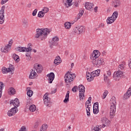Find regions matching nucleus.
<instances>
[{"instance_id":"c756f323","label":"nucleus","mask_w":131,"mask_h":131,"mask_svg":"<svg viewBox=\"0 0 131 131\" xmlns=\"http://www.w3.org/2000/svg\"><path fill=\"white\" fill-rule=\"evenodd\" d=\"M83 13H84V10H81V12H80L78 14V17L75 18V22H76V21H77L78 19H80V17H81V16L83 15Z\"/></svg>"},{"instance_id":"4d7b16f0","label":"nucleus","mask_w":131,"mask_h":131,"mask_svg":"<svg viewBox=\"0 0 131 131\" xmlns=\"http://www.w3.org/2000/svg\"><path fill=\"white\" fill-rule=\"evenodd\" d=\"M99 27H102V28H104V27H105V24H104V23H101L99 25Z\"/></svg>"},{"instance_id":"f257e3e1","label":"nucleus","mask_w":131,"mask_h":131,"mask_svg":"<svg viewBox=\"0 0 131 131\" xmlns=\"http://www.w3.org/2000/svg\"><path fill=\"white\" fill-rule=\"evenodd\" d=\"M51 32V31L48 28L46 29H37L36 34L35 35L36 38L41 37V40H45L49 34Z\"/></svg>"},{"instance_id":"f03ea898","label":"nucleus","mask_w":131,"mask_h":131,"mask_svg":"<svg viewBox=\"0 0 131 131\" xmlns=\"http://www.w3.org/2000/svg\"><path fill=\"white\" fill-rule=\"evenodd\" d=\"M111 103L110 117V118H113L114 114H115V111H116V98L115 96H113L111 99Z\"/></svg>"},{"instance_id":"f704fd0d","label":"nucleus","mask_w":131,"mask_h":131,"mask_svg":"<svg viewBox=\"0 0 131 131\" xmlns=\"http://www.w3.org/2000/svg\"><path fill=\"white\" fill-rule=\"evenodd\" d=\"M3 88H4V83H3V82H0V98H2Z\"/></svg>"},{"instance_id":"bf43d9fd","label":"nucleus","mask_w":131,"mask_h":131,"mask_svg":"<svg viewBox=\"0 0 131 131\" xmlns=\"http://www.w3.org/2000/svg\"><path fill=\"white\" fill-rule=\"evenodd\" d=\"M85 104L86 106H88V104H91V101L87 100Z\"/></svg>"},{"instance_id":"cd10ccee","label":"nucleus","mask_w":131,"mask_h":131,"mask_svg":"<svg viewBox=\"0 0 131 131\" xmlns=\"http://www.w3.org/2000/svg\"><path fill=\"white\" fill-rule=\"evenodd\" d=\"M78 29H79V34H80L84 32V31H85V28L82 26H79Z\"/></svg>"},{"instance_id":"9b49d317","label":"nucleus","mask_w":131,"mask_h":131,"mask_svg":"<svg viewBox=\"0 0 131 131\" xmlns=\"http://www.w3.org/2000/svg\"><path fill=\"white\" fill-rule=\"evenodd\" d=\"M43 98L45 105L50 107L51 106V98H48V96H46V95L43 96Z\"/></svg>"},{"instance_id":"1a4fd4ad","label":"nucleus","mask_w":131,"mask_h":131,"mask_svg":"<svg viewBox=\"0 0 131 131\" xmlns=\"http://www.w3.org/2000/svg\"><path fill=\"white\" fill-rule=\"evenodd\" d=\"M11 105H13L14 108H18L20 106V102L18 98H15L14 100L10 101Z\"/></svg>"},{"instance_id":"c03bdc74","label":"nucleus","mask_w":131,"mask_h":131,"mask_svg":"<svg viewBox=\"0 0 131 131\" xmlns=\"http://www.w3.org/2000/svg\"><path fill=\"white\" fill-rule=\"evenodd\" d=\"M5 22V16H0V24H4Z\"/></svg>"},{"instance_id":"e2e57ef3","label":"nucleus","mask_w":131,"mask_h":131,"mask_svg":"<svg viewBox=\"0 0 131 131\" xmlns=\"http://www.w3.org/2000/svg\"><path fill=\"white\" fill-rule=\"evenodd\" d=\"M107 75H108L109 76H110V75H111V72L110 71H108L107 72Z\"/></svg>"},{"instance_id":"e433bc0d","label":"nucleus","mask_w":131,"mask_h":131,"mask_svg":"<svg viewBox=\"0 0 131 131\" xmlns=\"http://www.w3.org/2000/svg\"><path fill=\"white\" fill-rule=\"evenodd\" d=\"M79 30L78 27H74L73 30V32H74L75 33H76L77 34H79Z\"/></svg>"},{"instance_id":"f8f14e48","label":"nucleus","mask_w":131,"mask_h":131,"mask_svg":"<svg viewBox=\"0 0 131 131\" xmlns=\"http://www.w3.org/2000/svg\"><path fill=\"white\" fill-rule=\"evenodd\" d=\"M18 112V108L16 107H12L10 111L8 112V116H13L15 115V114Z\"/></svg>"},{"instance_id":"393cba45","label":"nucleus","mask_w":131,"mask_h":131,"mask_svg":"<svg viewBox=\"0 0 131 131\" xmlns=\"http://www.w3.org/2000/svg\"><path fill=\"white\" fill-rule=\"evenodd\" d=\"M12 57L14 60L16 61V62H19V61H20V57H19V56H18V55L16 54L15 53H14L12 55Z\"/></svg>"},{"instance_id":"6e6d98bb","label":"nucleus","mask_w":131,"mask_h":131,"mask_svg":"<svg viewBox=\"0 0 131 131\" xmlns=\"http://www.w3.org/2000/svg\"><path fill=\"white\" fill-rule=\"evenodd\" d=\"M19 131H26V127L25 126H23Z\"/></svg>"},{"instance_id":"8fccbe9b","label":"nucleus","mask_w":131,"mask_h":131,"mask_svg":"<svg viewBox=\"0 0 131 131\" xmlns=\"http://www.w3.org/2000/svg\"><path fill=\"white\" fill-rule=\"evenodd\" d=\"M99 127V125H97L94 127V129L95 131H101V129Z\"/></svg>"},{"instance_id":"6e6552de","label":"nucleus","mask_w":131,"mask_h":131,"mask_svg":"<svg viewBox=\"0 0 131 131\" xmlns=\"http://www.w3.org/2000/svg\"><path fill=\"white\" fill-rule=\"evenodd\" d=\"M101 55V53H100V51L98 50H94L93 51V54L92 55V57H91V59L93 60H97L99 57H100V55Z\"/></svg>"},{"instance_id":"c9c22d12","label":"nucleus","mask_w":131,"mask_h":131,"mask_svg":"<svg viewBox=\"0 0 131 131\" xmlns=\"http://www.w3.org/2000/svg\"><path fill=\"white\" fill-rule=\"evenodd\" d=\"M22 23L25 27H27V26H28V21H27V19H23Z\"/></svg>"},{"instance_id":"c85d7f7f","label":"nucleus","mask_w":131,"mask_h":131,"mask_svg":"<svg viewBox=\"0 0 131 131\" xmlns=\"http://www.w3.org/2000/svg\"><path fill=\"white\" fill-rule=\"evenodd\" d=\"M8 94L9 95H15L16 94V91L13 88H10L8 90Z\"/></svg>"},{"instance_id":"473e14b6","label":"nucleus","mask_w":131,"mask_h":131,"mask_svg":"<svg viewBox=\"0 0 131 131\" xmlns=\"http://www.w3.org/2000/svg\"><path fill=\"white\" fill-rule=\"evenodd\" d=\"M64 27L66 29H70L71 28V23L67 22L64 24Z\"/></svg>"},{"instance_id":"4468645a","label":"nucleus","mask_w":131,"mask_h":131,"mask_svg":"<svg viewBox=\"0 0 131 131\" xmlns=\"http://www.w3.org/2000/svg\"><path fill=\"white\" fill-rule=\"evenodd\" d=\"M94 7V4L86 2L85 4V8L86 10H89V11H92L93 10V7Z\"/></svg>"},{"instance_id":"2eb2a0df","label":"nucleus","mask_w":131,"mask_h":131,"mask_svg":"<svg viewBox=\"0 0 131 131\" xmlns=\"http://www.w3.org/2000/svg\"><path fill=\"white\" fill-rule=\"evenodd\" d=\"M114 77H118L120 78L122 77L123 76V72L121 71H118L117 72H115L114 73Z\"/></svg>"},{"instance_id":"ea45409f","label":"nucleus","mask_w":131,"mask_h":131,"mask_svg":"<svg viewBox=\"0 0 131 131\" xmlns=\"http://www.w3.org/2000/svg\"><path fill=\"white\" fill-rule=\"evenodd\" d=\"M100 70H96L95 71H94V77H96V76H99V74H100Z\"/></svg>"},{"instance_id":"ddd939ff","label":"nucleus","mask_w":131,"mask_h":131,"mask_svg":"<svg viewBox=\"0 0 131 131\" xmlns=\"http://www.w3.org/2000/svg\"><path fill=\"white\" fill-rule=\"evenodd\" d=\"M34 71H36L37 73H40L41 71H42V67L39 64H35L34 66Z\"/></svg>"},{"instance_id":"b1692460","label":"nucleus","mask_w":131,"mask_h":131,"mask_svg":"<svg viewBox=\"0 0 131 131\" xmlns=\"http://www.w3.org/2000/svg\"><path fill=\"white\" fill-rule=\"evenodd\" d=\"M8 71L9 72H11V74H14V70H15V68H14V66L10 64L9 66V68H8Z\"/></svg>"},{"instance_id":"864d4df0","label":"nucleus","mask_w":131,"mask_h":131,"mask_svg":"<svg viewBox=\"0 0 131 131\" xmlns=\"http://www.w3.org/2000/svg\"><path fill=\"white\" fill-rule=\"evenodd\" d=\"M9 0H2L1 1V5H5V4H6V3H7V2H8Z\"/></svg>"},{"instance_id":"2f4dec72","label":"nucleus","mask_w":131,"mask_h":131,"mask_svg":"<svg viewBox=\"0 0 131 131\" xmlns=\"http://www.w3.org/2000/svg\"><path fill=\"white\" fill-rule=\"evenodd\" d=\"M32 46L31 43H29L28 45V48H26V52H31L32 51Z\"/></svg>"},{"instance_id":"37998d69","label":"nucleus","mask_w":131,"mask_h":131,"mask_svg":"<svg viewBox=\"0 0 131 131\" xmlns=\"http://www.w3.org/2000/svg\"><path fill=\"white\" fill-rule=\"evenodd\" d=\"M107 95H108V91L105 90L104 93L103 94L102 99H105L106 97H107Z\"/></svg>"},{"instance_id":"680f3d73","label":"nucleus","mask_w":131,"mask_h":131,"mask_svg":"<svg viewBox=\"0 0 131 131\" xmlns=\"http://www.w3.org/2000/svg\"><path fill=\"white\" fill-rule=\"evenodd\" d=\"M94 11L96 13L98 12V6H96L95 8H94Z\"/></svg>"},{"instance_id":"412c9836","label":"nucleus","mask_w":131,"mask_h":131,"mask_svg":"<svg viewBox=\"0 0 131 131\" xmlns=\"http://www.w3.org/2000/svg\"><path fill=\"white\" fill-rule=\"evenodd\" d=\"M15 50L16 52H26V48L25 47H18L15 48Z\"/></svg>"},{"instance_id":"dca6fc26","label":"nucleus","mask_w":131,"mask_h":131,"mask_svg":"<svg viewBox=\"0 0 131 131\" xmlns=\"http://www.w3.org/2000/svg\"><path fill=\"white\" fill-rule=\"evenodd\" d=\"M9 50H11V45H7V46L1 48V52L3 53H8Z\"/></svg>"},{"instance_id":"0e129e2a","label":"nucleus","mask_w":131,"mask_h":131,"mask_svg":"<svg viewBox=\"0 0 131 131\" xmlns=\"http://www.w3.org/2000/svg\"><path fill=\"white\" fill-rule=\"evenodd\" d=\"M5 9H6V6L4 5L2 7L1 10H3V11H5Z\"/></svg>"},{"instance_id":"a18cd8bd","label":"nucleus","mask_w":131,"mask_h":131,"mask_svg":"<svg viewBox=\"0 0 131 131\" xmlns=\"http://www.w3.org/2000/svg\"><path fill=\"white\" fill-rule=\"evenodd\" d=\"M43 13H44V14H46V13L49 12V8L48 7H44L43 8V9L42 10Z\"/></svg>"},{"instance_id":"338daca9","label":"nucleus","mask_w":131,"mask_h":131,"mask_svg":"<svg viewBox=\"0 0 131 131\" xmlns=\"http://www.w3.org/2000/svg\"><path fill=\"white\" fill-rule=\"evenodd\" d=\"M90 73V74H91V76L92 75H95V71H93V72H92L91 73Z\"/></svg>"},{"instance_id":"a211bd4d","label":"nucleus","mask_w":131,"mask_h":131,"mask_svg":"<svg viewBox=\"0 0 131 131\" xmlns=\"http://www.w3.org/2000/svg\"><path fill=\"white\" fill-rule=\"evenodd\" d=\"M101 122L102 124H105L106 125H109V124H110V121L106 117L102 118Z\"/></svg>"},{"instance_id":"bb28decb","label":"nucleus","mask_w":131,"mask_h":131,"mask_svg":"<svg viewBox=\"0 0 131 131\" xmlns=\"http://www.w3.org/2000/svg\"><path fill=\"white\" fill-rule=\"evenodd\" d=\"M86 112L87 115L90 117L91 116V107L89 104L86 105Z\"/></svg>"},{"instance_id":"de8ad7c7","label":"nucleus","mask_w":131,"mask_h":131,"mask_svg":"<svg viewBox=\"0 0 131 131\" xmlns=\"http://www.w3.org/2000/svg\"><path fill=\"white\" fill-rule=\"evenodd\" d=\"M0 16L5 17V10H0Z\"/></svg>"},{"instance_id":"79ce46f5","label":"nucleus","mask_w":131,"mask_h":131,"mask_svg":"<svg viewBox=\"0 0 131 131\" xmlns=\"http://www.w3.org/2000/svg\"><path fill=\"white\" fill-rule=\"evenodd\" d=\"M93 113L94 114H98L99 113V108H95V107H93Z\"/></svg>"},{"instance_id":"5701e85b","label":"nucleus","mask_w":131,"mask_h":131,"mask_svg":"<svg viewBox=\"0 0 131 131\" xmlns=\"http://www.w3.org/2000/svg\"><path fill=\"white\" fill-rule=\"evenodd\" d=\"M69 94H70V92L69 91H67L65 99L63 100L64 103H66V104L69 102Z\"/></svg>"},{"instance_id":"5fc2aeb1","label":"nucleus","mask_w":131,"mask_h":131,"mask_svg":"<svg viewBox=\"0 0 131 131\" xmlns=\"http://www.w3.org/2000/svg\"><path fill=\"white\" fill-rule=\"evenodd\" d=\"M56 92H57V89H52L51 93L52 94H56Z\"/></svg>"},{"instance_id":"9d476101","label":"nucleus","mask_w":131,"mask_h":131,"mask_svg":"<svg viewBox=\"0 0 131 131\" xmlns=\"http://www.w3.org/2000/svg\"><path fill=\"white\" fill-rule=\"evenodd\" d=\"M47 77H48L49 83H53V81L55 79V74L51 72L47 75Z\"/></svg>"},{"instance_id":"aec40b11","label":"nucleus","mask_w":131,"mask_h":131,"mask_svg":"<svg viewBox=\"0 0 131 131\" xmlns=\"http://www.w3.org/2000/svg\"><path fill=\"white\" fill-rule=\"evenodd\" d=\"M113 6L115 8H117L120 6V1L119 0H113L112 1Z\"/></svg>"},{"instance_id":"7ed1b4c3","label":"nucleus","mask_w":131,"mask_h":131,"mask_svg":"<svg viewBox=\"0 0 131 131\" xmlns=\"http://www.w3.org/2000/svg\"><path fill=\"white\" fill-rule=\"evenodd\" d=\"M75 77H76L75 74L71 72H68L64 76L65 82H66V83H70V82L73 81Z\"/></svg>"},{"instance_id":"20e7f679","label":"nucleus","mask_w":131,"mask_h":131,"mask_svg":"<svg viewBox=\"0 0 131 131\" xmlns=\"http://www.w3.org/2000/svg\"><path fill=\"white\" fill-rule=\"evenodd\" d=\"M118 16V12L117 11H115L112 16L108 17L107 19H106V23L107 24H112L115 20H116V18H117Z\"/></svg>"},{"instance_id":"09e8293b","label":"nucleus","mask_w":131,"mask_h":131,"mask_svg":"<svg viewBox=\"0 0 131 131\" xmlns=\"http://www.w3.org/2000/svg\"><path fill=\"white\" fill-rule=\"evenodd\" d=\"M93 107H95V108H98V109H99V102H95L93 105Z\"/></svg>"},{"instance_id":"a878e982","label":"nucleus","mask_w":131,"mask_h":131,"mask_svg":"<svg viewBox=\"0 0 131 131\" xmlns=\"http://www.w3.org/2000/svg\"><path fill=\"white\" fill-rule=\"evenodd\" d=\"M27 90L28 91L27 92V95L30 98L31 97H32V95H33V91L32 90H30V88L28 87Z\"/></svg>"},{"instance_id":"72a5a7b5","label":"nucleus","mask_w":131,"mask_h":131,"mask_svg":"<svg viewBox=\"0 0 131 131\" xmlns=\"http://www.w3.org/2000/svg\"><path fill=\"white\" fill-rule=\"evenodd\" d=\"M29 110L32 112H34L35 110H36V106H35V105L32 104L29 107Z\"/></svg>"},{"instance_id":"6ab92c4d","label":"nucleus","mask_w":131,"mask_h":131,"mask_svg":"<svg viewBox=\"0 0 131 131\" xmlns=\"http://www.w3.org/2000/svg\"><path fill=\"white\" fill-rule=\"evenodd\" d=\"M63 3H64V2L65 0H62ZM72 0H67L66 2L63 4L64 6L66 7V8H69V7H71V6H72Z\"/></svg>"},{"instance_id":"58836bf2","label":"nucleus","mask_w":131,"mask_h":131,"mask_svg":"<svg viewBox=\"0 0 131 131\" xmlns=\"http://www.w3.org/2000/svg\"><path fill=\"white\" fill-rule=\"evenodd\" d=\"M45 16V13L42 11H39L38 13V17L39 18H42Z\"/></svg>"},{"instance_id":"69168bd1","label":"nucleus","mask_w":131,"mask_h":131,"mask_svg":"<svg viewBox=\"0 0 131 131\" xmlns=\"http://www.w3.org/2000/svg\"><path fill=\"white\" fill-rule=\"evenodd\" d=\"M102 56H105L106 55V51H103L102 52Z\"/></svg>"},{"instance_id":"13d9d810","label":"nucleus","mask_w":131,"mask_h":131,"mask_svg":"<svg viewBox=\"0 0 131 131\" xmlns=\"http://www.w3.org/2000/svg\"><path fill=\"white\" fill-rule=\"evenodd\" d=\"M128 66H129V68H130V69H131V58L129 60Z\"/></svg>"},{"instance_id":"4be33fe9","label":"nucleus","mask_w":131,"mask_h":131,"mask_svg":"<svg viewBox=\"0 0 131 131\" xmlns=\"http://www.w3.org/2000/svg\"><path fill=\"white\" fill-rule=\"evenodd\" d=\"M54 63L56 65H59V64L61 63V57H60L59 56H56L54 60Z\"/></svg>"},{"instance_id":"a19ab883","label":"nucleus","mask_w":131,"mask_h":131,"mask_svg":"<svg viewBox=\"0 0 131 131\" xmlns=\"http://www.w3.org/2000/svg\"><path fill=\"white\" fill-rule=\"evenodd\" d=\"M119 71H120V70H123L124 69V64H119L118 67Z\"/></svg>"},{"instance_id":"0eeeda50","label":"nucleus","mask_w":131,"mask_h":131,"mask_svg":"<svg viewBox=\"0 0 131 131\" xmlns=\"http://www.w3.org/2000/svg\"><path fill=\"white\" fill-rule=\"evenodd\" d=\"M103 59L102 58H97L92 60V63L94 65H96L97 67L101 66L103 64Z\"/></svg>"},{"instance_id":"7c9ffc66","label":"nucleus","mask_w":131,"mask_h":131,"mask_svg":"<svg viewBox=\"0 0 131 131\" xmlns=\"http://www.w3.org/2000/svg\"><path fill=\"white\" fill-rule=\"evenodd\" d=\"M2 71L3 74H7V73H9V72H10V71H9L8 69L5 67L2 68Z\"/></svg>"},{"instance_id":"f3484780","label":"nucleus","mask_w":131,"mask_h":131,"mask_svg":"<svg viewBox=\"0 0 131 131\" xmlns=\"http://www.w3.org/2000/svg\"><path fill=\"white\" fill-rule=\"evenodd\" d=\"M36 72H35L34 69H32V71L30 72L29 75L30 79H34V78H35V77H36Z\"/></svg>"},{"instance_id":"39448f33","label":"nucleus","mask_w":131,"mask_h":131,"mask_svg":"<svg viewBox=\"0 0 131 131\" xmlns=\"http://www.w3.org/2000/svg\"><path fill=\"white\" fill-rule=\"evenodd\" d=\"M79 89V98L81 101L83 100V97H84V93H85V88L83 85L80 84L78 86Z\"/></svg>"},{"instance_id":"49530a36","label":"nucleus","mask_w":131,"mask_h":131,"mask_svg":"<svg viewBox=\"0 0 131 131\" xmlns=\"http://www.w3.org/2000/svg\"><path fill=\"white\" fill-rule=\"evenodd\" d=\"M78 90V87L77 86H74L72 89V91L73 93H76V91Z\"/></svg>"},{"instance_id":"3c124183","label":"nucleus","mask_w":131,"mask_h":131,"mask_svg":"<svg viewBox=\"0 0 131 131\" xmlns=\"http://www.w3.org/2000/svg\"><path fill=\"white\" fill-rule=\"evenodd\" d=\"M37 127H38V122H36L33 127V128H37Z\"/></svg>"},{"instance_id":"4c0bfd02","label":"nucleus","mask_w":131,"mask_h":131,"mask_svg":"<svg viewBox=\"0 0 131 131\" xmlns=\"http://www.w3.org/2000/svg\"><path fill=\"white\" fill-rule=\"evenodd\" d=\"M89 75H90L89 77L87 78L88 81L91 82L92 81V80H94V76H92V74H90V73H89Z\"/></svg>"},{"instance_id":"603ef678","label":"nucleus","mask_w":131,"mask_h":131,"mask_svg":"<svg viewBox=\"0 0 131 131\" xmlns=\"http://www.w3.org/2000/svg\"><path fill=\"white\" fill-rule=\"evenodd\" d=\"M36 13H37V10L35 9L32 13V15L33 16H36Z\"/></svg>"},{"instance_id":"774afa93","label":"nucleus","mask_w":131,"mask_h":131,"mask_svg":"<svg viewBox=\"0 0 131 131\" xmlns=\"http://www.w3.org/2000/svg\"><path fill=\"white\" fill-rule=\"evenodd\" d=\"M27 7L28 8H30V7H31V3H29V4H28Z\"/></svg>"},{"instance_id":"423d86ee","label":"nucleus","mask_w":131,"mask_h":131,"mask_svg":"<svg viewBox=\"0 0 131 131\" xmlns=\"http://www.w3.org/2000/svg\"><path fill=\"white\" fill-rule=\"evenodd\" d=\"M59 41V37L55 36L53 37L50 42V47L53 49V46H58V42Z\"/></svg>"},{"instance_id":"052dcab7","label":"nucleus","mask_w":131,"mask_h":131,"mask_svg":"<svg viewBox=\"0 0 131 131\" xmlns=\"http://www.w3.org/2000/svg\"><path fill=\"white\" fill-rule=\"evenodd\" d=\"M89 73H90V72H86V77H87V78H88L90 76V75H89Z\"/></svg>"}]
</instances>
